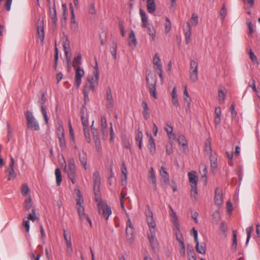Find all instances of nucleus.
Wrapping results in <instances>:
<instances>
[{
    "mask_svg": "<svg viewBox=\"0 0 260 260\" xmlns=\"http://www.w3.org/2000/svg\"><path fill=\"white\" fill-rule=\"evenodd\" d=\"M156 81L157 77L155 74H149L146 77V82L148 85L150 95L156 99L157 98L156 93Z\"/></svg>",
    "mask_w": 260,
    "mask_h": 260,
    "instance_id": "obj_1",
    "label": "nucleus"
},
{
    "mask_svg": "<svg viewBox=\"0 0 260 260\" xmlns=\"http://www.w3.org/2000/svg\"><path fill=\"white\" fill-rule=\"evenodd\" d=\"M188 176L191 186V196L196 198L198 194V177L196 175V172L194 171L189 172Z\"/></svg>",
    "mask_w": 260,
    "mask_h": 260,
    "instance_id": "obj_2",
    "label": "nucleus"
},
{
    "mask_svg": "<svg viewBox=\"0 0 260 260\" xmlns=\"http://www.w3.org/2000/svg\"><path fill=\"white\" fill-rule=\"evenodd\" d=\"M65 171L67 172L69 179L71 180L73 184L76 182L75 174L76 172V168L75 160L73 158H71L68 163V166L65 168Z\"/></svg>",
    "mask_w": 260,
    "mask_h": 260,
    "instance_id": "obj_3",
    "label": "nucleus"
},
{
    "mask_svg": "<svg viewBox=\"0 0 260 260\" xmlns=\"http://www.w3.org/2000/svg\"><path fill=\"white\" fill-rule=\"evenodd\" d=\"M198 63L197 61L191 60L190 62L189 79L192 82H196L198 79Z\"/></svg>",
    "mask_w": 260,
    "mask_h": 260,
    "instance_id": "obj_4",
    "label": "nucleus"
},
{
    "mask_svg": "<svg viewBox=\"0 0 260 260\" xmlns=\"http://www.w3.org/2000/svg\"><path fill=\"white\" fill-rule=\"evenodd\" d=\"M99 78V72L98 68V63L95 62V67L93 71V76L91 78L88 77L87 80L89 81V84H88V89L94 90L95 86L98 84Z\"/></svg>",
    "mask_w": 260,
    "mask_h": 260,
    "instance_id": "obj_5",
    "label": "nucleus"
},
{
    "mask_svg": "<svg viewBox=\"0 0 260 260\" xmlns=\"http://www.w3.org/2000/svg\"><path fill=\"white\" fill-rule=\"evenodd\" d=\"M98 206L99 213L102 214L103 217L107 220L112 213L111 207L107 204L103 202L99 203Z\"/></svg>",
    "mask_w": 260,
    "mask_h": 260,
    "instance_id": "obj_6",
    "label": "nucleus"
},
{
    "mask_svg": "<svg viewBox=\"0 0 260 260\" xmlns=\"http://www.w3.org/2000/svg\"><path fill=\"white\" fill-rule=\"evenodd\" d=\"M93 188L94 195L95 196V201H98L96 197L100 193V184L101 177L100 173L98 171H95L93 174Z\"/></svg>",
    "mask_w": 260,
    "mask_h": 260,
    "instance_id": "obj_7",
    "label": "nucleus"
},
{
    "mask_svg": "<svg viewBox=\"0 0 260 260\" xmlns=\"http://www.w3.org/2000/svg\"><path fill=\"white\" fill-rule=\"evenodd\" d=\"M27 127L31 129L39 131L40 126L37 121L34 118L31 112L27 111L26 114Z\"/></svg>",
    "mask_w": 260,
    "mask_h": 260,
    "instance_id": "obj_8",
    "label": "nucleus"
},
{
    "mask_svg": "<svg viewBox=\"0 0 260 260\" xmlns=\"http://www.w3.org/2000/svg\"><path fill=\"white\" fill-rule=\"evenodd\" d=\"M148 210L146 211V214L147 217V222L149 228L150 233L153 231L155 232L156 224L153 217V214L150 210L149 205H147Z\"/></svg>",
    "mask_w": 260,
    "mask_h": 260,
    "instance_id": "obj_9",
    "label": "nucleus"
},
{
    "mask_svg": "<svg viewBox=\"0 0 260 260\" xmlns=\"http://www.w3.org/2000/svg\"><path fill=\"white\" fill-rule=\"evenodd\" d=\"M176 238L177 240L179 242V246H180V250L179 252L180 253V255L182 256H185V244L184 243V239L183 237L182 236V235L181 233L176 232Z\"/></svg>",
    "mask_w": 260,
    "mask_h": 260,
    "instance_id": "obj_10",
    "label": "nucleus"
},
{
    "mask_svg": "<svg viewBox=\"0 0 260 260\" xmlns=\"http://www.w3.org/2000/svg\"><path fill=\"white\" fill-rule=\"evenodd\" d=\"M148 239L152 249L154 251H156L158 249V243L155 238V232L153 231L148 235Z\"/></svg>",
    "mask_w": 260,
    "mask_h": 260,
    "instance_id": "obj_11",
    "label": "nucleus"
},
{
    "mask_svg": "<svg viewBox=\"0 0 260 260\" xmlns=\"http://www.w3.org/2000/svg\"><path fill=\"white\" fill-rule=\"evenodd\" d=\"M84 75V71L80 67H78L76 70V76L75 85L78 87L81 83V78Z\"/></svg>",
    "mask_w": 260,
    "mask_h": 260,
    "instance_id": "obj_12",
    "label": "nucleus"
},
{
    "mask_svg": "<svg viewBox=\"0 0 260 260\" xmlns=\"http://www.w3.org/2000/svg\"><path fill=\"white\" fill-rule=\"evenodd\" d=\"M106 107L109 110H111L113 107V100L110 87H108L106 90Z\"/></svg>",
    "mask_w": 260,
    "mask_h": 260,
    "instance_id": "obj_13",
    "label": "nucleus"
},
{
    "mask_svg": "<svg viewBox=\"0 0 260 260\" xmlns=\"http://www.w3.org/2000/svg\"><path fill=\"white\" fill-rule=\"evenodd\" d=\"M10 160L11 162L9 165V168L6 170V172L9 173L8 180H13L16 177V175L14 170V159L12 156H11Z\"/></svg>",
    "mask_w": 260,
    "mask_h": 260,
    "instance_id": "obj_14",
    "label": "nucleus"
},
{
    "mask_svg": "<svg viewBox=\"0 0 260 260\" xmlns=\"http://www.w3.org/2000/svg\"><path fill=\"white\" fill-rule=\"evenodd\" d=\"M161 184L162 185L167 184L169 180V174L165 167L161 166L160 170Z\"/></svg>",
    "mask_w": 260,
    "mask_h": 260,
    "instance_id": "obj_15",
    "label": "nucleus"
},
{
    "mask_svg": "<svg viewBox=\"0 0 260 260\" xmlns=\"http://www.w3.org/2000/svg\"><path fill=\"white\" fill-rule=\"evenodd\" d=\"M49 13L52 19L53 24L55 26L57 22L56 9L55 4V1H53L52 7L49 8Z\"/></svg>",
    "mask_w": 260,
    "mask_h": 260,
    "instance_id": "obj_16",
    "label": "nucleus"
},
{
    "mask_svg": "<svg viewBox=\"0 0 260 260\" xmlns=\"http://www.w3.org/2000/svg\"><path fill=\"white\" fill-rule=\"evenodd\" d=\"M23 208L26 211H29L31 209L32 212L34 215L36 214V209L32 206L31 199L30 197L26 199L23 203Z\"/></svg>",
    "mask_w": 260,
    "mask_h": 260,
    "instance_id": "obj_17",
    "label": "nucleus"
},
{
    "mask_svg": "<svg viewBox=\"0 0 260 260\" xmlns=\"http://www.w3.org/2000/svg\"><path fill=\"white\" fill-rule=\"evenodd\" d=\"M148 136H149V141L147 144V147L150 153L151 154H153L155 151L156 149L155 143L151 134L148 135Z\"/></svg>",
    "mask_w": 260,
    "mask_h": 260,
    "instance_id": "obj_18",
    "label": "nucleus"
},
{
    "mask_svg": "<svg viewBox=\"0 0 260 260\" xmlns=\"http://www.w3.org/2000/svg\"><path fill=\"white\" fill-rule=\"evenodd\" d=\"M215 203L218 206L222 205L223 200L222 198V194L220 191H219L218 188H216L215 191L214 196Z\"/></svg>",
    "mask_w": 260,
    "mask_h": 260,
    "instance_id": "obj_19",
    "label": "nucleus"
},
{
    "mask_svg": "<svg viewBox=\"0 0 260 260\" xmlns=\"http://www.w3.org/2000/svg\"><path fill=\"white\" fill-rule=\"evenodd\" d=\"M79 159L84 167V169L86 170L87 169L86 165H87V155L85 151H83L82 152H78Z\"/></svg>",
    "mask_w": 260,
    "mask_h": 260,
    "instance_id": "obj_20",
    "label": "nucleus"
},
{
    "mask_svg": "<svg viewBox=\"0 0 260 260\" xmlns=\"http://www.w3.org/2000/svg\"><path fill=\"white\" fill-rule=\"evenodd\" d=\"M147 9L149 13H153L156 10L154 0H146Z\"/></svg>",
    "mask_w": 260,
    "mask_h": 260,
    "instance_id": "obj_21",
    "label": "nucleus"
},
{
    "mask_svg": "<svg viewBox=\"0 0 260 260\" xmlns=\"http://www.w3.org/2000/svg\"><path fill=\"white\" fill-rule=\"evenodd\" d=\"M140 15L142 21V26L143 27H147V25H148V18L145 11L142 9H140Z\"/></svg>",
    "mask_w": 260,
    "mask_h": 260,
    "instance_id": "obj_22",
    "label": "nucleus"
},
{
    "mask_svg": "<svg viewBox=\"0 0 260 260\" xmlns=\"http://www.w3.org/2000/svg\"><path fill=\"white\" fill-rule=\"evenodd\" d=\"M62 46L63 48V50L64 52V54H65L68 63H69V62L70 61V60H71V56L68 55V53H69L68 50L70 48V43H69V41H68V39H67L66 40V41L63 43Z\"/></svg>",
    "mask_w": 260,
    "mask_h": 260,
    "instance_id": "obj_23",
    "label": "nucleus"
},
{
    "mask_svg": "<svg viewBox=\"0 0 260 260\" xmlns=\"http://www.w3.org/2000/svg\"><path fill=\"white\" fill-rule=\"evenodd\" d=\"M237 232L236 230H234L233 231V243L231 249L233 252H235L236 251L237 247Z\"/></svg>",
    "mask_w": 260,
    "mask_h": 260,
    "instance_id": "obj_24",
    "label": "nucleus"
},
{
    "mask_svg": "<svg viewBox=\"0 0 260 260\" xmlns=\"http://www.w3.org/2000/svg\"><path fill=\"white\" fill-rule=\"evenodd\" d=\"M188 30L185 32V41L186 44H188L190 41V36L191 35V27L190 23L187 24Z\"/></svg>",
    "mask_w": 260,
    "mask_h": 260,
    "instance_id": "obj_25",
    "label": "nucleus"
},
{
    "mask_svg": "<svg viewBox=\"0 0 260 260\" xmlns=\"http://www.w3.org/2000/svg\"><path fill=\"white\" fill-rule=\"evenodd\" d=\"M224 88L220 87L218 89V95L220 104L223 103L225 99Z\"/></svg>",
    "mask_w": 260,
    "mask_h": 260,
    "instance_id": "obj_26",
    "label": "nucleus"
},
{
    "mask_svg": "<svg viewBox=\"0 0 260 260\" xmlns=\"http://www.w3.org/2000/svg\"><path fill=\"white\" fill-rule=\"evenodd\" d=\"M150 176L148 177V180L150 181H152L154 187L156 188V179L155 176L154 171L153 168L151 167L150 170Z\"/></svg>",
    "mask_w": 260,
    "mask_h": 260,
    "instance_id": "obj_27",
    "label": "nucleus"
},
{
    "mask_svg": "<svg viewBox=\"0 0 260 260\" xmlns=\"http://www.w3.org/2000/svg\"><path fill=\"white\" fill-rule=\"evenodd\" d=\"M101 127H102V132L103 135L107 134V131L106 130L107 127V123L106 118L104 116H101Z\"/></svg>",
    "mask_w": 260,
    "mask_h": 260,
    "instance_id": "obj_28",
    "label": "nucleus"
},
{
    "mask_svg": "<svg viewBox=\"0 0 260 260\" xmlns=\"http://www.w3.org/2000/svg\"><path fill=\"white\" fill-rule=\"evenodd\" d=\"M196 249L198 253L205 254L206 251L205 244L204 243H201L200 244H198V247L197 245H196Z\"/></svg>",
    "mask_w": 260,
    "mask_h": 260,
    "instance_id": "obj_29",
    "label": "nucleus"
},
{
    "mask_svg": "<svg viewBox=\"0 0 260 260\" xmlns=\"http://www.w3.org/2000/svg\"><path fill=\"white\" fill-rule=\"evenodd\" d=\"M178 141L180 145H182V146L184 147V149H187V140H186L185 137L183 135H180L178 138Z\"/></svg>",
    "mask_w": 260,
    "mask_h": 260,
    "instance_id": "obj_30",
    "label": "nucleus"
},
{
    "mask_svg": "<svg viewBox=\"0 0 260 260\" xmlns=\"http://www.w3.org/2000/svg\"><path fill=\"white\" fill-rule=\"evenodd\" d=\"M132 43L133 44L134 46H136L137 45L136 39L135 37V35L134 30H132L130 34L128 36V44L129 45L131 46Z\"/></svg>",
    "mask_w": 260,
    "mask_h": 260,
    "instance_id": "obj_31",
    "label": "nucleus"
},
{
    "mask_svg": "<svg viewBox=\"0 0 260 260\" xmlns=\"http://www.w3.org/2000/svg\"><path fill=\"white\" fill-rule=\"evenodd\" d=\"M210 162H211V170L214 173L217 168V158L212 156V154L210 156Z\"/></svg>",
    "mask_w": 260,
    "mask_h": 260,
    "instance_id": "obj_32",
    "label": "nucleus"
},
{
    "mask_svg": "<svg viewBox=\"0 0 260 260\" xmlns=\"http://www.w3.org/2000/svg\"><path fill=\"white\" fill-rule=\"evenodd\" d=\"M55 174L56 176V184L57 185L59 186L62 181L61 171L59 168L55 169Z\"/></svg>",
    "mask_w": 260,
    "mask_h": 260,
    "instance_id": "obj_33",
    "label": "nucleus"
},
{
    "mask_svg": "<svg viewBox=\"0 0 260 260\" xmlns=\"http://www.w3.org/2000/svg\"><path fill=\"white\" fill-rule=\"evenodd\" d=\"M143 136V135L142 132L138 129L136 137V141L138 142V146L140 149H141L142 146Z\"/></svg>",
    "mask_w": 260,
    "mask_h": 260,
    "instance_id": "obj_34",
    "label": "nucleus"
},
{
    "mask_svg": "<svg viewBox=\"0 0 260 260\" xmlns=\"http://www.w3.org/2000/svg\"><path fill=\"white\" fill-rule=\"evenodd\" d=\"M144 28H146L147 29V31L149 35L151 37L152 40L153 41L155 40V31L152 26H151L149 24L147 25V27H144Z\"/></svg>",
    "mask_w": 260,
    "mask_h": 260,
    "instance_id": "obj_35",
    "label": "nucleus"
},
{
    "mask_svg": "<svg viewBox=\"0 0 260 260\" xmlns=\"http://www.w3.org/2000/svg\"><path fill=\"white\" fill-rule=\"evenodd\" d=\"M116 50H117V43L115 42H113L112 46L110 47V51L114 58H116Z\"/></svg>",
    "mask_w": 260,
    "mask_h": 260,
    "instance_id": "obj_36",
    "label": "nucleus"
},
{
    "mask_svg": "<svg viewBox=\"0 0 260 260\" xmlns=\"http://www.w3.org/2000/svg\"><path fill=\"white\" fill-rule=\"evenodd\" d=\"M88 83H87L83 87V94L84 95V101H89V98H88V93L90 90L89 89H88Z\"/></svg>",
    "mask_w": 260,
    "mask_h": 260,
    "instance_id": "obj_37",
    "label": "nucleus"
},
{
    "mask_svg": "<svg viewBox=\"0 0 260 260\" xmlns=\"http://www.w3.org/2000/svg\"><path fill=\"white\" fill-rule=\"evenodd\" d=\"M21 193L23 196H25L30 192V189L26 184H23L21 188Z\"/></svg>",
    "mask_w": 260,
    "mask_h": 260,
    "instance_id": "obj_38",
    "label": "nucleus"
},
{
    "mask_svg": "<svg viewBox=\"0 0 260 260\" xmlns=\"http://www.w3.org/2000/svg\"><path fill=\"white\" fill-rule=\"evenodd\" d=\"M59 146L62 150L66 148V142L64 138V136L58 137Z\"/></svg>",
    "mask_w": 260,
    "mask_h": 260,
    "instance_id": "obj_39",
    "label": "nucleus"
},
{
    "mask_svg": "<svg viewBox=\"0 0 260 260\" xmlns=\"http://www.w3.org/2000/svg\"><path fill=\"white\" fill-rule=\"evenodd\" d=\"M126 236L128 240H131L133 238L134 236V229L133 228H126Z\"/></svg>",
    "mask_w": 260,
    "mask_h": 260,
    "instance_id": "obj_40",
    "label": "nucleus"
},
{
    "mask_svg": "<svg viewBox=\"0 0 260 260\" xmlns=\"http://www.w3.org/2000/svg\"><path fill=\"white\" fill-rule=\"evenodd\" d=\"M83 131L86 142L90 143L91 142V138L89 128L87 127L84 128Z\"/></svg>",
    "mask_w": 260,
    "mask_h": 260,
    "instance_id": "obj_41",
    "label": "nucleus"
},
{
    "mask_svg": "<svg viewBox=\"0 0 260 260\" xmlns=\"http://www.w3.org/2000/svg\"><path fill=\"white\" fill-rule=\"evenodd\" d=\"M253 226H251L249 227H248L246 228V231L247 233V239H246V245H247L250 240V239L251 238V234L252 232L253 231Z\"/></svg>",
    "mask_w": 260,
    "mask_h": 260,
    "instance_id": "obj_42",
    "label": "nucleus"
},
{
    "mask_svg": "<svg viewBox=\"0 0 260 260\" xmlns=\"http://www.w3.org/2000/svg\"><path fill=\"white\" fill-rule=\"evenodd\" d=\"M81 55L80 53L78 54L76 57H75L73 61V66L75 67L77 65L80 64L81 63Z\"/></svg>",
    "mask_w": 260,
    "mask_h": 260,
    "instance_id": "obj_43",
    "label": "nucleus"
},
{
    "mask_svg": "<svg viewBox=\"0 0 260 260\" xmlns=\"http://www.w3.org/2000/svg\"><path fill=\"white\" fill-rule=\"evenodd\" d=\"M249 55L250 58L253 63H256L257 64H259V62L257 60V57L255 55L251 49H250L249 50Z\"/></svg>",
    "mask_w": 260,
    "mask_h": 260,
    "instance_id": "obj_44",
    "label": "nucleus"
},
{
    "mask_svg": "<svg viewBox=\"0 0 260 260\" xmlns=\"http://www.w3.org/2000/svg\"><path fill=\"white\" fill-rule=\"evenodd\" d=\"M38 35L39 36L40 38L41 39V41L43 42L44 41V36H45L44 30L43 26H40V27L38 26Z\"/></svg>",
    "mask_w": 260,
    "mask_h": 260,
    "instance_id": "obj_45",
    "label": "nucleus"
},
{
    "mask_svg": "<svg viewBox=\"0 0 260 260\" xmlns=\"http://www.w3.org/2000/svg\"><path fill=\"white\" fill-rule=\"evenodd\" d=\"M41 110L42 112V114L44 117V120H45V124H48L49 118L47 116V111L44 107V106H41Z\"/></svg>",
    "mask_w": 260,
    "mask_h": 260,
    "instance_id": "obj_46",
    "label": "nucleus"
},
{
    "mask_svg": "<svg viewBox=\"0 0 260 260\" xmlns=\"http://www.w3.org/2000/svg\"><path fill=\"white\" fill-rule=\"evenodd\" d=\"M172 25L171 21L168 17L166 18L165 32L168 34L171 29Z\"/></svg>",
    "mask_w": 260,
    "mask_h": 260,
    "instance_id": "obj_47",
    "label": "nucleus"
},
{
    "mask_svg": "<svg viewBox=\"0 0 260 260\" xmlns=\"http://www.w3.org/2000/svg\"><path fill=\"white\" fill-rule=\"evenodd\" d=\"M88 11L89 14L95 15L96 14L94 3H91L89 4Z\"/></svg>",
    "mask_w": 260,
    "mask_h": 260,
    "instance_id": "obj_48",
    "label": "nucleus"
},
{
    "mask_svg": "<svg viewBox=\"0 0 260 260\" xmlns=\"http://www.w3.org/2000/svg\"><path fill=\"white\" fill-rule=\"evenodd\" d=\"M202 169V171H200V173L202 176V178H206V174L208 172L207 167L204 164L200 166V169Z\"/></svg>",
    "mask_w": 260,
    "mask_h": 260,
    "instance_id": "obj_49",
    "label": "nucleus"
},
{
    "mask_svg": "<svg viewBox=\"0 0 260 260\" xmlns=\"http://www.w3.org/2000/svg\"><path fill=\"white\" fill-rule=\"evenodd\" d=\"M153 63L157 67H158V65H161L160 63V58L158 53L155 54L153 58Z\"/></svg>",
    "mask_w": 260,
    "mask_h": 260,
    "instance_id": "obj_50",
    "label": "nucleus"
},
{
    "mask_svg": "<svg viewBox=\"0 0 260 260\" xmlns=\"http://www.w3.org/2000/svg\"><path fill=\"white\" fill-rule=\"evenodd\" d=\"M205 151L208 153L210 155L211 154V142L210 140H207L205 143Z\"/></svg>",
    "mask_w": 260,
    "mask_h": 260,
    "instance_id": "obj_51",
    "label": "nucleus"
},
{
    "mask_svg": "<svg viewBox=\"0 0 260 260\" xmlns=\"http://www.w3.org/2000/svg\"><path fill=\"white\" fill-rule=\"evenodd\" d=\"M121 173L122 179L125 180L126 179L127 169L124 162L122 164Z\"/></svg>",
    "mask_w": 260,
    "mask_h": 260,
    "instance_id": "obj_52",
    "label": "nucleus"
},
{
    "mask_svg": "<svg viewBox=\"0 0 260 260\" xmlns=\"http://www.w3.org/2000/svg\"><path fill=\"white\" fill-rule=\"evenodd\" d=\"M78 198L76 199V204L79 207L80 206H82V204L83 202L81 192L79 190H78Z\"/></svg>",
    "mask_w": 260,
    "mask_h": 260,
    "instance_id": "obj_53",
    "label": "nucleus"
},
{
    "mask_svg": "<svg viewBox=\"0 0 260 260\" xmlns=\"http://www.w3.org/2000/svg\"><path fill=\"white\" fill-rule=\"evenodd\" d=\"M81 120L83 128L85 127L88 128V119L87 116L81 117Z\"/></svg>",
    "mask_w": 260,
    "mask_h": 260,
    "instance_id": "obj_54",
    "label": "nucleus"
},
{
    "mask_svg": "<svg viewBox=\"0 0 260 260\" xmlns=\"http://www.w3.org/2000/svg\"><path fill=\"white\" fill-rule=\"evenodd\" d=\"M220 213L219 211H216L214 212L212 214V218L214 220V222H218V220L220 219Z\"/></svg>",
    "mask_w": 260,
    "mask_h": 260,
    "instance_id": "obj_55",
    "label": "nucleus"
},
{
    "mask_svg": "<svg viewBox=\"0 0 260 260\" xmlns=\"http://www.w3.org/2000/svg\"><path fill=\"white\" fill-rule=\"evenodd\" d=\"M173 222L175 226V233L177 232V233L180 232L179 229V223H178V217H173Z\"/></svg>",
    "mask_w": 260,
    "mask_h": 260,
    "instance_id": "obj_56",
    "label": "nucleus"
},
{
    "mask_svg": "<svg viewBox=\"0 0 260 260\" xmlns=\"http://www.w3.org/2000/svg\"><path fill=\"white\" fill-rule=\"evenodd\" d=\"M70 10L71 12V24L77 23L75 21L74 9L72 4H70Z\"/></svg>",
    "mask_w": 260,
    "mask_h": 260,
    "instance_id": "obj_57",
    "label": "nucleus"
},
{
    "mask_svg": "<svg viewBox=\"0 0 260 260\" xmlns=\"http://www.w3.org/2000/svg\"><path fill=\"white\" fill-rule=\"evenodd\" d=\"M187 255L188 256V260H191V258H190L191 255L194 254V250H193L192 246L187 245Z\"/></svg>",
    "mask_w": 260,
    "mask_h": 260,
    "instance_id": "obj_58",
    "label": "nucleus"
},
{
    "mask_svg": "<svg viewBox=\"0 0 260 260\" xmlns=\"http://www.w3.org/2000/svg\"><path fill=\"white\" fill-rule=\"evenodd\" d=\"M219 229H220V230L223 233L227 232V231L228 230V228L227 225L225 224V221H222L221 222L220 226H219Z\"/></svg>",
    "mask_w": 260,
    "mask_h": 260,
    "instance_id": "obj_59",
    "label": "nucleus"
},
{
    "mask_svg": "<svg viewBox=\"0 0 260 260\" xmlns=\"http://www.w3.org/2000/svg\"><path fill=\"white\" fill-rule=\"evenodd\" d=\"M191 23L193 25H197L198 23V17L195 14H192L190 20Z\"/></svg>",
    "mask_w": 260,
    "mask_h": 260,
    "instance_id": "obj_60",
    "label": "nucleus"
},
{
    "mask_svg": "<svg viewBox=\"0 0 260 260\" xmlns=\"http://www.w3.org/2000/svg\"><path fill=\"white\" fill-rule=\"evenodd\" d=\"M220 15L221 17V20H223L224 19L225 15H226V9L224 5L221 8L220 11Z\"/></svg>",
    "mask_w": 260,
    "mask_h": 260,
    "instance_id": "obj_61",
    "label": "nucleus"
},
{
    "mask_svg": "<svg viewBox=\"0 0 260 260\" xmlns=\"http://www.w3.org/2000/svg\"><path fill=\"white\" fill-rule=\"evenodd\" d=\"M226 157L230 159V161L229 162V165H233V152H226Z\"/></svg>",
    "mask_w": 260,
    "mask_h": 260,
    "instance_id": "obj_62",
    "label": "nucleus"
},
{
    "mask_svg": "<svg viewBox=\"0 0 260 260\" xmlns=\"http://www.w3.org/2000/svg\"><path fill=\"white\" fill-rule=\"evenodd\" d=\"M22 225L25 228V230L26 232H28L29 231V221L28 220H23L22 222Z\"/></svg>",
    "mask_w": 260,
    "mask_h": 260,
    "instance_id": "obj_63",
    "label": "nucleus"
},
{
    "mask_svg": "<svg viewBox=\"0 0 260 260\" xmlns=\"http://www.w3.org/2000/svg\"><path fill=\"white\" fill-rule=\"evenodd\" d=\"M58 137L64 136L63 127L61 126L58 127L57 130Z\"/></svg>",
    "mask_w": 260,
    "mask_h": 260,
    "instance_id": "obj_64",
    "label": "nucleus"
}]
</instances>
